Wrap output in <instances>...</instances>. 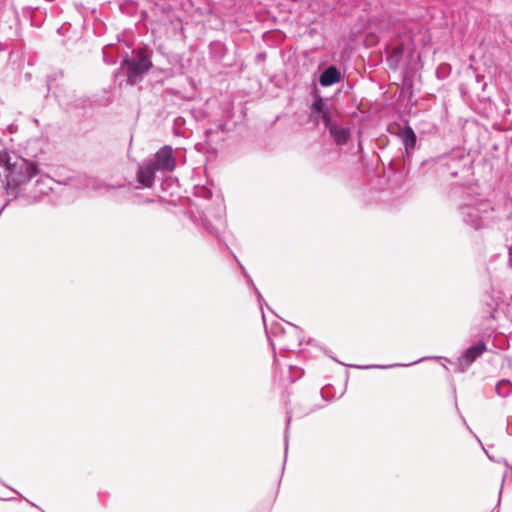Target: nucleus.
Here are the masks:
<instances>
[{
	"instance_id": "5",
	"label": "nucleus",
	"mask_w": 512,
	"mask_h": 512,
	"mask_svg": "<svg viewBox=\"0 0 512 512\" xmlns=\"http://www.w3.org/2000/svg\"><path fill=\"white\" fill-rule=\"evenodd\" d=\"M457 164H459L458 161L444 157L436 161H432L430 163V168L438 177H456L458 175V171L454 169V166Z\"/></svg>"
},
{
	"instance_id": "9",
	"label": "nucleus",
	"mask_w": 512,
	"mask_h": 512,
	"mask_svg": "<svg viewBox=\"0 0 512 512\" xmlns=\"http://www.w3.org/2000/svg\"><path fill=\"white\" fill-rule=\"evenodd\" d=\"M340 72L335 66L326 68L320 75L319 82L322 86H331L340 80Z\"/></svg>"
},
{
	"instance_id": "1",
	"label": "nucleus",
	"mask_w": 512,
	"mask_h": 512,
	"mask_svg": "<svg viewBox=\"0 0 512 512\" xmlns=\"http://www.w3.org/2000/svg\"><path fill=\"white\" fill-rule=\"evenodd\" d=\"M494 211L495 207L488 199H471L459 206L463 222L475 230L494 223L497 220L492 215Z\"/></svg>"
},
{
	"instance_id": "8",
	"label": "nucleus",
	"mask_w": 512,
	"mask_h": 512,
	"mask_svg": "<svg viewBox=\"0 0 512 512\" xmlns=\"http://www.w3.org/2000/svg\"><path fill=\"white\" fill-rule=\"evenodd\" d=\"M328 131L334 142L339 146L347 144L350 138V129L347 127L334 125Z\"/></svg>"
},
{
	"instance_id": "2",
	"label": "nucleus",
	"mask_w": 512,
	"mask_h": 512,
	"mask_svg": "<svg viewBox=\"0 0 512 512\" xmlns=\"http://www.w3.org/2000/svg\"><path fill=\"white\" fill-rule=\"evenodd\" d=\"M152 67L151 55L147 48H138L132 58H125L121 62V68L125 70L127 84L135 85L142 81L143 76Z\"/></svg>"
},
{
	"instance_id": "14",
	"label": "nucleus",
	"mask_w": 512,
	"mask_h": 512,
	"mask_svg": "<svg viewBox=\"0 0 512 512\" xmlns=\"http://www.w3.org/2000/svg\"><path fill=\"white\" fill-rule=\"evenodd\" d=\"M312 108L318 114H321V113L325 112L326 110H328L325 103L323 102V99H321V98L314 101Z\"/></svg>"
},
{
	"instance_id": "6",
	"label": "nucleus",
	"mask_w": 512,
	"mask_h": 512,
	"mask_svg": "<svg viewBox=\"0 0 512 512\" xmlns=\"http://www.w3.org/2000/svg\"><path fill=\"white\" fill-rule=\"evenodd\" d=\"M487 347L485 343L479 342L475 345L468 347L464 353L458 358V364L461 367V371H465L478 357H480Z\"/></svg>"
},
{
	"instance_id": "12",
	"label": "nucleus",
	"mask_w": 512,
	"mask_h": 512,
	"mask_svg": "<svg viewBox=\"0 0 512 512\" xmlns=\"http://www.w3.org/2000/svg\"><path fill=\"white\" fill-rule=\"evenodd\" d=\"M87 186L91 187L92 189H94L96 191L108 190L110 188L109 185L105 184L103 181H101L95 177L88 178Z\"/></svg>"
},
{
	"instance_id": "10",
	"label": "nucleus",
	"mask_w": 512,
	"mask_h": 512,
	"mask_svg": "<svg viewBox=\"0 0 512 512\" xmlns=\"http://www.w3.org/2000/svg\"><path fill=\"white\" fill-rule=\"evenodd\" d=\"M402 142L406 150L413 149L416 145V135L413 129L406 126L401 132Z\"/></svg>"
},
{
	"instance_id": "3",
	"label": "nucleus",
	"mask_w": 512,
	"mask_h": 512,
	"mask_svg": "<svg viewBox=\"0 0 512 512\" xmlns=\"http://www.w3.org/2000/svg\"><path fill=\"white\" fill-rule=\"evenodd\" d=\"M5 170L7 172V189H15L20 185L29 182L38 172L35 164L29 163L25 160H22L19 164H9L6 166Z\"/></svg>"
},
{
	"instance_id": "15",
	"label": "nucleus",
	"mask_w": 512,
	"mask_h": 512,
	"mask_svg": "<svg viewBox=\"0 0 512 512\" xmlns=\"http://www.w3.org/2000/svg\"><path fill=\"white\" fill-rule=\"evenodd\" d=\"M213 133V130L212 129H208L205 131V134L206 136H208L209 134Z\"/></svg>"
},
{
	"instance_id": "7",
	"label": "nucleus",
	"mask_w": 512,
	"mask_h": 512,
	"mask_svg": "<svg viewBox=\"0 0 512 512\" xmlns=\"http://www.w3.org/2000/svg\"><path fill=\"white\" fill-rule=\"evenodd\" d=\"M156 171H158V169L152 162H147L142 166H139L137 172L138 182L141 183L144 187H151L154 183Z\"/></svg>"
},
{
	"instance_id": "13",
	"label": "nucleus",
	"mask_w": 512,
	"mask_h": 512,
	"mask_svg": "<svg viewBox=\"0 0 512 512\" xmlns=\"http://www.w3.org/2000/svg\"><path fill=\"white\" fill-rule=\"evenodd\" d=\"M319 117L321 118L325 128L327 130H329L331 127H333L334 125H336L333 121H332V117H331V114H330V111L329 110H326L325 112L319 114Z\"/></svg>"
},
{
	"instance_id": "4",
	"label": "nucleus",
	"mask_w": 512,
	"mask_h": 512,
	"mask_svg": "<svg viewBox=\"0 0 512 512\" xmlns=\"http://www.w3.org/2000/svg\"><path fill=\"white\" fill-rule=\"evenodd\" d=\"M160 171L171 172L176 167V160L173 155V148L169 145L163 146L155 154V161L152 162Z\"/></svg>"
},
{
	"instance_id": "11",
	"label": "nucleus",
	"mask_w": 512,
	"mask_h": 512,
	"mask_svg": "<svg viewBox=\"0 0 512 512\" xmlns=\"http://www.w3.org/2000/svg\"><path fill=\"white\" fill-rule=\"evenodd\" d=\"M496 393L501 397H507L512 392V383L507 379H502L495 386Z\"/></svg>"
},
{
	"instance_id": "16",
	"label": "nucleus",
	"mask_w": 512,
	"mask_h": 512,
	"mask_svg": "<svg viewBox=\"0 0 512 512\" xmlns=\"http://www.w3.org/2000/svg\"><path fill=\"white\" fill-rule=\"evenodd\" d=\"M6 157V155H1L0 154V163H2L4 161V158Z\"/></svg>"
}]
</instances>
